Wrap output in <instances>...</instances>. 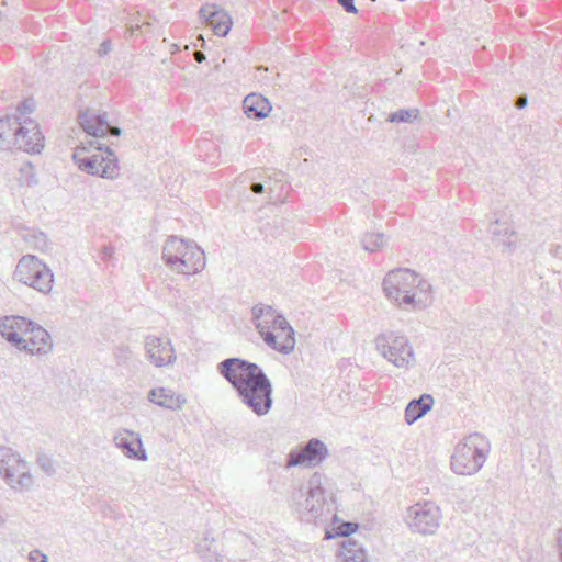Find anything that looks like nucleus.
Masks as SVG:
<instances>
[{
	"instance_id": "obj_8",
	"label": "nucleus",
	"mask_w": 562,
	"mask_h": 562,
	"mask_svg": "<svg viewBox=\"0 0 562 562\" xmlns=\"http://www.w3.org/2000/svg\"><path fill=\"white\" fill-rule=\"evenodd\" d=\"M0 475L14 491H29L33 485L27 462L8 447L0 448Z\"/></svg>"
},
{
	"instance_id": "obj_3",
	"label": "nucleus",
	"mask_w": 562,
	"mask_h": 562,
	"mask_svg": "<svg viewBox=\"0 0 562 562\" xmlns=\"http://www.w3.org/2000/svg\"><path fill=\"white\" fill-rule=\"evenodd\" d=\"M289 503L306 521L319 518L325 510L330 513L334 503L330 481L323 473L314 472L305 484L293 487Z\"/></svg>"
},
{
	"instance_id": "obj_31",
	"label": "nucleus",
	"mask_w": 562,
	"mask_h": 562,
	"mask_svg": "<svg viewBox=\"0 0 562 562\" xmlns=\"http://www.w3.org/2000/svg\"><path fill=\"white\" fill-rule=\"evenodd\" d=\"M430 291H431V284L428 281L423 280L418 276V282H417V285L415 286V292H417V297L420 295L422 297H427L428 299L427 305L430 304L431 301H432V297L430 295Z\"/></svg>"
},
{
	"instance_id": "obj_40",
	"label": "nucleus",
	"mask_w": 562,
	"mask_h": 562,
	"mask_svg": "<svg viewBox=\"0 0 562 562\" xmlns=\"http://www.w3.org/2000/svg\"><path fill=\"white\" fill-rule=\"evenodd\" d=\"M205 58L206 57H205L204 53H202L200 50H196L194 53V59H195L196 63L201 64V63H203L205 60Z\"/></svg>"
},
{
	"instance_id": "obj_12",
	"label": "nucleus",
	"mask_w": 562,
	"mask_h": 562,
	"mask_svg": "<svg viewBox=\"0 0 562 562\" xmlns=\"http://www.w3.org/2000/svg\"><path fill=\"white\" fill-rule=\"evenodd\" d=\"M16 149L27 154H40L44 148V135L40 125L33 120H20V131H18Z\"/></svg>"
},
{
	"instance_id": "obj_33",
	"label": "nucleus",
	"mask_w": 562,
	"mask_h": 562,
	"mask_svg": "<svg viewBox=\"0 0 562 562\" xmlns=\"http://www.w3.org/2000/svg\"><path fill=\"white\" fill-rule=\"evenodd\" d=\"M271 183V180H268L266 181L265 183L262 182H252L250 184V190L251 192H254L255 194H262L266 190V188H268L269 190H271V188L268 186Z\"/></svg>"
},
{
	"instance_id": "obj_29",
	"label": "nucleus",
	"mask_w": 562,
	"mask_h": 562,
	"mask_svg": "<svg viewBox=\"0 0 562 562\" xmlns=\"http://www.w3.org/2000/svg\"><path fill=\"white\" fill-rule=\"evenodd\" d=\"M359 528V525L356 522H341L339 526L334 528V535H328L326 538L330 537H348L356 532Z\"/></svg>"
},
{
	"instance_id": "obj_11",
	"label": "nucleus",
	"mask_w": 562,
	"mask_h": 562,
	"mask_svg": "<svg viewBox=\"0 0 562 562\" xmlns=\"http://www.w3.org/2000/svg\"><path fill=\"white\" fill-rule=\"evenodd\" d=\"M329 454L327 446L318 438H312L306 443L292 449L286 454L285 468H315Z\"/></svg>"
},
{
	"instance_id": "obj_14",
	"label": "nucleus",
	"mask_w": 562,
	"mask_h": 562,
	"mask_svg": "<svg viewBox=\"0 0 562 562\" xmlns=\"http://www.w3.org/2000/svg\"><path fill=\"white\" fill-rule=\"evenodd\" d=\"M145 349L148 360L156 367L170 366L176 360V351L169 338L148 336Z\"/></svg>"
},
{
	"instance_id": "obj_19",
	"label": "nucleus",
	"mask_w": 562,
	"mask_h": 562,
	"mask_svg": "<svg viewBox=\"0 0 562 562\" xmlns=\"http://www.w3.org/2000/svg\"><path fill=\"white\" fill-rule=\"evenodd\" d=\"M244 113L252 120H262L269 115L272 106L261 94L249 93L243 101Z\"/></svg>"
},
{
	"instance_id": "obj_21",
	"label": "nucleus",
	"mask_w": 562,
	"mask_h": 562,
	"mask_svg": "<svg viewBox=\"0 0 562 562\" xmlns=\"http://www.w3.org/2000/svg\"><path fill=\"white\" fill-rule=\"evenodd\" d=\"M491 234L498 240L504 247V251L513 254L517 247L516 241L512 240V237L516 235V232L504 221L497 218L490 226Z\"/></svg>"
},
{
	"instance_id": "obj_32",
	"label": "nucleus",
	"mask_w": 562,
	"mask_h": 562,
	"mask_svg": "<svg viewBox=\"0 0 562 562\" xmlns=\"http://www.w3.org/2000/svg\"><path fill=\"white\" fill-rule=\"evenodd\" d=\"M34 109H35V101L33 98L25 99L16 108V110L21 114L32 113L34 111Z\"/></svg>"
},
{
	"instance_id": "obj_22",
	"label": "nucleus",
	"mask_w": 562,
	"mask_h": 562,
	"mask_svg": "<svg viewBox=\"0 0 562 562\" xmlns=\"http://www.w3.org/2000/svg\"><path fill=\"white\" fill-rule=\"evenodd\" d=\"M269 331L271 334L276 333L279 329V335L285 334L288 339H285V342L282 344V346L278 345L276 347H270L272 350L278 351L282 355H289L294 350L295 347V338H294V329L289 324V322L283 316V322H271L268 323Z\"/></svg>"
},
{
	"instance_id": "obj_38",
	"label": "nucleus",
	"mask_w": 562,
	"mask_h": 562,
	"mask_svg": "<svg viewBox=\"0 0 562 562\" xmlns=\"http://www.w3.org/2000/svg\"><path fill=\"white\" fill-rule=\"evenodd\" d=\"M272 335H273L274 340H276V346H278V345L282 346V344L285 342V339H288L286 338L288 336L285 334L279 335V329L276 333H273Z\"/></svg>"
},
{
	"instance_id": "obj_39",
	"label": "nucleus",
	"mask_w": 562,
	"mask_h": 562,
	"mask_svg": "<svg viewBox=\"0 0 562 562\" xmlns=\"http://www.w3.org/2000/svg\"><path fill=\"white\" fill-rule=\"evenodd\" d=\"M528 99L527 95H520L516 101L517 109H524L527 105Z\"/></svg>"
},
{
	"instance_id": "obj_23",
	"label": "nucleus",
	"mask_w": 562,
	"mask_h": 562,
	"mask_svg": "<svg viewBox=\"0 0 562 562\" xmlns=\"http://www.w3.org/2000/svg\"><path fill=\"white\" fill-rule=\"evenodd\" d=\"M339 555L342 562H369L362 544L350 538L341 542Z\"/></svg>"
},
{
	"instance_id": "obj_17",
	"label": "nucleus",
	"mask_w": 562,
	"mask_h": 562,
	"mask_svg": "<svg viewBox=\"0 0 562 562\" xmlns=\"http://www.w3.org/2000/svg\"><path fill=\"white\" fill-rule=\"evenodd\" d=\"M199 13L209 23L215 35L226 36L228 34L232 20L226 12L217 10L214 4H206L200 9Z\"/></svg>"
},
{
	"instance_id": "obj_13",
	"label": "nucleus",
	"mask_w": 562,
	"mask_h": 562,
	"mask_svg": "<svg viewBox=\"0 0 562 562\" xmlns=\"http://www.w3.org/2000/svg\"><path fill=\"white\" fill-rule=\"evenodd\" d=\"M252 321L260 337L268 347H276L273 335L269 331L268 323L283 322V315L274 310L271 305L256 304L251 308Z\"/></svg>"
},
{
	"instance_id": "obj_35",
	"label": "nucleus",
	"mask_w": 562,
	"mask_h": 562,
	"mask_svg": "<svg viewBox=\"0 0 562 562\" xmlns=\"http://www.w3.org/2000/svg\"><path fill=\"white\" fill-rule=\"evenodd\" d=\"M30 562H47V557L38 550H33L29 553Z\"/></svg>"
},
{
	"instance_id": "obj_4",
	"label": "nucleus",
	"mask_w": 562,
	"mask_h": 562,
	"mask_svg": "<svg viewBox=\"0 0 562 562\" xmlns=\"http://www.w3.org/2000/svg\"><path fill=\"white\" fill-rule=\"evenodd\" d=\"M162 259L172 271L192 276L205 267L202 248L177 236H170L162 248Z\"/></svg>"
},
{
	"instance_id": "obj_26",
	"label": "nucleus",
	"mask_w": 562,
	"mask_h": 562,
	"mask_svg": "<svg viewBox=\"0 0 562 562\" xmlns=\"http://www.w3.org/2000/svg\"><path fill=\"white\" fill-rule=\"evenodd\" d=\"M386 244V238L380 233H367L361 238L362 248L373 252L381 249Z\"/></svg>"
},
{
	"instance_id": "obj_41",
	"label": "nucleus",
	"mask_w": 562,
	"mask_h": 562,
	"mask_svg": "<svg viewBox=\"0 0 562 562\" xmlns=\"http://www.w3.org/2000/svg\"><path fill=\"white\" fill-rule=\"evenodd\" d=\"M34 237L38 243L43 245L46 244V235L43 232H38V234H35Z\"/></svg>"
},
{
	"instance_id": "obj_27",
	"label": "nucleus",
	"mask_w": 562,
	"mask_h": 562,
	"mask_svg": "<svg viewBox=\"0 0 562 562\" xmlns=\"http://www.w3.org/2000/svg\"><path fill=\"white\" fill-rule=\"evenodd\" d=\"M419 111L417 109H401L392 112L387 116L391 123H412L418 117Z\"/></svg>"
},
{
	"instance_id": "obj_18",
	"label": "nucleus",
	"mask_w": 562,
	"mask_h": 562,
	"mask_svg": "<svg viewBox=\"0 0 562 562\" xmlns=\"http://www.w3.org/2000/svg\"><path fill=\"white\" fill-rule=\"evenodd\" d=\"M18 131H20V119L16 115H5L0 119V150L16 149Z\"/></svg>"
},
{
	"instance_id": "obj_24",
	"label": "nucleus",
	"mask_w": 562,
	"mask_h": 562,
	"mask_svg": "<svg viewBox=\"0 0 562 562\" xmlns=\"http://www.w3.org/2000/svg\"><path fill=\"white\" fill-rule=\"evenodd\" d=\"M148 400L158 406L169 409H178L186 402L184 398L180 400L179 396L175 398L172 392L165 387L150 390Z\"/></svg>"
},
{
	"instance_id": "obj_1",
	"label": "nucleus",
	"mask_w": 562,
	"mask_h": 562,
	"mask_svg": "<svg viewBox=\"0 0 562 562\" xmlns=\"http://www.w3.org/2000/svg\"><path fill=\"white\" fill-rule=\"evenodd\" d=\"M216 370L254 414L265 416L270 412L273 403L272 383L260 366L231 357L218 362Z\"/></svg>"
},
{
	"instance_id": "obj_9",
	"label": "nucleus",
	"mask_w": 562,
	"mask_h": 562,
	"mask_svg": "<svg viewBox=\"0 0 562 562\" xmlns=\"http://www.w3.org/2000/svg\"><path fill=\"white\" fill-rule=\"evenodd\" d=\"M376 349L397 368L414 362L413 348L406 337L395 333L381 334L375 339Z\"/></svg>"
},
{
	"instance_id": "obj_25",
	"label": "nucleus",
	"mask_w": 562,
	"mask_h": 562,
	"mask_svg": "<svg viewBox=\"0 0 562 562\" xmlns=\"http://www.w3.org/2000/svg\"><path fill=\"white\" fill-rule=\"evenodd\" d=\"M13 322L14 315L3 316L0 318V334L1 336L9 341L16 349L25 348L24 338L15 333V327Z\"/></svg>"
},
{
	"instance_id": "obj_5",
	"label": "nucleus",
	"mask_w": 562,
	"mask_h": 562,
	"mask_svg": "<svg viewBox=\"0 0 562 562\" xmlns=\"http://www.w3.org/2000/svg\"><path fill=\"white\" fill-rule=\"evenodd\" d=\"M418 274L411 269H395L390 271L383 280V291L391 301L406 310H422L427 306V297H417L415 286Z\"/></svg>"
},
{
	"instance_id": "obj_42",
	"label": "nucleus",
	"mask_w": 562,
	"mask_h": 562,
	"mask_svg": "<svg viewBox=\"0 0 562 562\" xmlns=\"http://www.w3.org/2000/svg\"><path fill=\"white\" fill-rule=\"evenodd\" d=\"M178 46L177 45H173V49L171 50V53H175L176 50H178Z\"/></svg>"
},
{
	"instance_id": "obj_34",
	"label": "nucleus",
	"mask_w": 562,
	"mask_h": 562,
	"mask_svg": "<svg viewBox=\"0 0 562 562\" xmlns=\"http://www.w3.org/2000/svg\"><path fill=\"white\" fill-rule=\"evenodd\" d=\"M339 5L347 12V13H358V9L355 5V0H337Z\"/></svg>"
},
{
	"instance_id": "obj_36",
	"label": "nucleus",
	"mask_w": 562,
	"mask_h": 562,
	"mask_svg": "<svg viewBox=\"0 0 562 562\" xmlns=\"http://www.w3.org/2000/svg\"><path fill=\"white\" fill-rule=\"evenodd\" d=\"M112 49V45H111V42L109 40L106 41H103L100 46H99V49H98V55L100 57L102 56H105L108 55Z\"/></svg>"
},
{
	"instance_id": "obj_37",
	"label": "nucleus",
	"mask_w": 562,
	"mask_h": 562,
	"mask_svg": "<svg viewBox=\"0 0 562 562\" xmlns=\"http://www.w3.org/2000/svg\"><path fill=\"white\" fill-rule=\"evenodd\" d=\"M113 252H114L113 247L106 245L101 250V258L103 260H108L112 257Z\"/></svg>"
},
{
	"instance_id": "obj_6",
	"label": "nucleus",
	"mask_w": 562,
	"mask_h": 562,
	"mask_svg": "<svg viewBox=\"0 0 562 562\" xmlns=\"http://www.w3.org/2000/svg\"><path fill=\"white\" fill-rule=\"evenodd\" d=\"M490 441L481 434L474 432L464 438L454 448L451 469L460 475H472L483 467L490 452Z\"/></svg>"
},
{
	"instance_id": "obj_2",
	"label": "nucleus",
	"mask_w": 562,
	"mask_h": 562,
	"mask_svg": "<svg viewBox=\"0 0 562 562\" xmlns=\"http://www.w3.org/2000/svg\"><path fill=\"white\" fill-rule=\"evenodd\" d=\"M78 121L82 130L95 138L108 135L119 137L122 133L119 126H113L108 122L106 113L100 114L87 110L79 113ZM87 145L90 149H95L97 153L83 157L75 153L72 158L79 170L103 179H116L120 176V166L114 151L99 139L89 140Z\"/></svg>"
},
{
	"instance_id": "obj_15",
	"label": "nucleus",
	"mask_w": 562,
	"mask_h": 562,
	"mask_svg": "<svg viewBox=\"0 0 562 562\" xmlns=\"http://www.w3.org/2000/svg\"><path fill=\"white\" fill-rule=\"evenodd\" d=\"M113 442L126 458L139 461L148 460V454L138 432L122 429L114 436Z\"/></svg>"
},
{
	"instance_id": "obj_20",
	"label": "nucleus",
	"mask_w": 562,
	"mask_h": 562,
	"mask_svg": "<svg viewBox=\"0 0 562 562\" xmlns=\"http://www.w3.org/2000/svg\"><path fill=\"white\" fill-rule=\"evenodd\" d=\"M434 405V398L430 394H422L418 398L408 402L405 408V423L413 425L424 417Z\"/></svg>"
},
{
	"instance_id": "obj_10",
	"label": "nucleus",
	"mask_w": 562,
	"mask_h": 562,
	"mask_svg": "<svg viewBox=\"0 0 562 562\" xmlns=\"http://www.w3.org/2000/svg\"><path fill=\"white\" fill-rule=\"evenodd\" d=\"M440 508L432 502L417 503L407 508L406 521L409 529L422 535H432L439 527Z\"/></svg>"
},
{
	"instance_id": "obj_16",
	"label": "nucleus",
	"mask_w": 562,
	"mask_h": 562,
	"mask_svg": "<svg viewBox=\"0 0 562 562\" xmlns=\"http://www.w3.org/2000/svg\"><path fill=\"white\" fill-rule=\"evenodd\" d=\"M25 348L20 350L26 351L33 356H45L53 350V341L49 333L41 325L36 324L34 330L24 338Z\"/></svg>"
},
{
	"instance_id": "obj_28",
	"label": "nucleus",
	"mask_w": 562,
	"mask_h": 562,
	"mask_svg": "<svg viewBox=\"0 0 562 562\" xmlns=\"http://www.w3.org/2000/svg\"><path fill=\"white\" fill-rule=\"evenodd\" d=\"M15 322H13L15 327V333H18L20 336L29 335L32 330H34V327L36 326V323L27 319L22 316L14 315Z\"/></svg>"
},
{
	"instance_id": "obj_30",
	"label": "nucleus",
	"mask_w": 562,
	"mask_h": 562,
	"mask_svg": "<svg viewBox=\"0 0 562 562\" xmlns=\"http://www.w3.org/2000/svg\"><path fill=\"white\" fill-rule=\"evenodd\" d=\"M38 467L47 474L53 475L56 472L55 462L52 457L45 453H38L36 458Z\"/></svg>"
},
{
	"instance_id": "obj_7",
	"label": "nucleus",
	"mask_w": 562,
	"mask_h": 562,
	"mask_svg": "<svg viewBox=\"0 0 562 562\" xmlns=\"http://www.w3.org/2000/svg\"><path fill=\"white\" fill-rule=\"evenodd\" d=\"M14 278L44 294L50 292L54 283L52 270L33 255L23 256L19 260Z\"/></svg>"
}]
</instances>
